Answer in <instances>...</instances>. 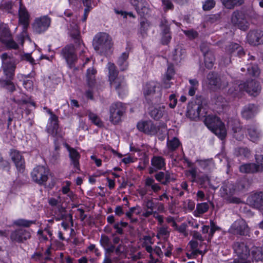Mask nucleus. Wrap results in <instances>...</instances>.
Here are the masks:
<instances>
[{
  "mask_svg": "<svg viewBox=\"0 0 263 263\" xmlns=\"http://www.w3.org/2000/svg\"><path fill=\"white\" fill-rule=\"evenodd\" d=\"M222 5L229 9H233L235 7L239 6L244 3L243 0H220Z\"/></svg>",
  "mask_w": 263,
  "mask_h": 263,
  "instance_id": "nucleus-40",
  "label": "nucleus"
},
{
  "mask_svg": "<svg viewBox=\"0 0 263 263\" xmlns=\"http://www.w3.org/2000/svg\"><path fill=\"white\" fill-rule=\"evenodd\" d=\"M65 147L69 153L70 164L73 166L75 172L79 173L81 171L79 163V160L81 157L80 153L76 149L70 147L67 144H65Z\"/></svg>",
  "mask_w": 263,
  "mask_h": 263,
  "instance_id": "nucleus-14",
  "label": "nucleus"
},
{
  "mask_svg": "<svg viewBox=\"0 0 263 263\" xmlns=\"http://www.w3.org/2000/svg\"><path fill=\"white\" fill-rule=\"evenodd\" d=\"M247 202L252 207L263 211V192L252 194L248 197Z\"/></svg>",
  "mask_w": 263,
  "mask_h": 263,
  "instance_id": "nucleus-17",
  "label": "nucleus"
},
{
  "mask_svg": "<svg viewBox=\"0 0 263 263\" xmlns=\"http://www.w3.org/2000/svg\"><path fill=\"white\" fill-rule=\"evenodd\" d=\"M96 70L93 68H88L86 73V80L89 86L92 87L95 83Z\"/></svg>",
  "mask_w": 263,
  "mask_h": 263,
  "instance_id": "nucleus-45",
  "label": "nucleus"
},
{
  "mask_svg": "<svg viewBox=\"0 0 263 263\" xmlns=\"http://www.w3.org/2000/svg\"><path fill=\"white\" fill-rule=\"evenodd\" d=\"M49 170L43 166H37L31 172L32 180L39 184H44L48 179Z\"/></svg>",
  "mask_w": 263,
  "mask_h": 263,
  "instance_id": "nucleus-9",
  "label": "nucleus"
},
{
  "mask_svg": "<svg viewBox=\"0 0 263 263\" xmlns=\"http://www.w3.org/2000/svg\"><path fill=\"white\" fill-rule=\"evenodd\" d=\"M204 57L205 67L208 69L212 68L215 60L214 52L212 51L211 52L204 54Z\"/></svg>",
  "mask_w": 263,
  "mask_h": 263,
  "instance_id": "nucleus-46",
  "label": "nucleus"
},
{
  "mask_svg": "<svg viewBox=\"0 0 263 263\" xmlns=\"http://www.w3.org/2000/svg\"><path fill=\"white\" fill-rule=\"evenodd\" d=\"M160 26L161 27L162 34H170V28L166 20L161 21Z\"/></svg>",
  "mask_w": 263,
  "mask_h": 263,
  "instance_id": "nucleus-60",
  "label": "nucleus"
},
{
  "mask_svg": "<svg viewBox=\"0 0 263 263\" xmlns=\"http://www.w3.org/2000/svg\"><path fill=\"white\" fill-rule=\"evenodd\" d=\"M115 253L118 256V257L115 258V260H119V257L122 255H126L127 252V246L122 243L119 244L117 247L115 246Z\"/></svg>",
  "mask_w": 263,
  "mask_h": 263,
  "instance_id": "nucleus-49",
  "label": "nucleus"
},
{
  "mask_svg": "<svg viewBox=\"0 0 263 263\" xmlns=\"http://www.w3.org/2000/svg\"><path fill=\"white\" fill-rule=\"evenodd\" d=\"M226 51L231 56H237L239 58H242L246 54L242 47L234 43H231L227 46Z\"/></svg>",
  "mask_w": 263,
  "mask_h": 263,
  "instance_id": "nucleus-23",
  "label": "nucleus"
},
{
  "mask_svg": "<svg viewBox=\"0 0 263 263\" xmlns=\"http://www.w3.org/2000/svg\"><path fill=\"white\" fill-rule=\"evenodd\" d=\"M215 6L214 0H206L203 5V9L205 11H208L212 9Z\"/></svg>",
  "mask_w": 263,
  "mask_h": 263,
  "instance_id": "nucleus-59",
  "label": "nucleus"
},
{
  "mask_svg": "<svg viewBox=\"0 0 263 263\" xmlns=\"http://www.w3.org/2000/svg\"><path fill=\"white\" fill-rule=\"evenodd\" d=\"M184 34L190 40H193L198 36V33L197 31L190 29L187 30H183Z\"/></svg>",
  "mask_w": 263,
  "mask_h": 263,
  "instance_id": "nucleus-55",
  "label": "nucleus"
},
{
  "mask_svg": "<svg viewBox=\"0 0 263 263\" xmlns=\"http://www.w3.org/2000/svg\"><path fill=\"white\" fill-rule=\"evenodd\" d=\"M19 23L23 25L24 29H26L30 22V14L26 7L22 4V1L20 2L18 10Z\"/></svg>",
  "mask_w": 263,
  "mask_h": 263,
  "instance_id": "nucleus-21",
  "label": "nucleus"
},
{
  "mask_svg": "<svg viewBox=\"0 0 263 263\" xmlns=\"http://www.w3.org/2000/svg\"><path fill=\"white\" fill-rule=\"evenodd\" d=\"M181 146V143L180 141L176 137H173L171 139L168 138L167 140L166 146L170 152L176 151Z\"/></svg>",
  "mask_w": 263,
  "mask_h": 263,
  "instance_id": "nucleus-37",
  "label": "nucleus"
},
{
  "mask_svg": "<svg viewBox=\"0 0 263 263\" xmlns=\"http://www.w3.org/2000/svg\"><path fill=\"white\" fill-rule=\"evenodd\" d=\"M162 247L164 251V254L166 256L169 257L172 254L173 246L169 242L165 241L162 243Z\"/></svg>",
  "mask_w": 263,
  "mask_h": 263,
  "instance_id": "nucleus-54",
  "label": "nucleus"
},
{
  "mask_svg": "<svg viewBox=\"0 0 263 263\" xmlns=\"http://www.w3.org/2000/svg\"><path fill=\"white\" fill-rule=\"evenodd\" d=\"M175 70L173 66L172 65H169L164 78H166V80H171L173 78Z\"/></svg>",
  "mask_w": 263,
  "mask_h": 263,
  "instance_id": "nucleus-58",
  "label": "nucleus"
},
{
  "mask_svg": "<svg viewBox=\"0 0 263 263\" xmlns=\"http://www.w3.org/2000/svg\"><path fill=\"white\" fill-rule=\"evenodd\" d=\"M13 79L1 80L0 85L1 87L6 88L10 92H12L16 90L14 83L12 82Z\"/></svg>",
  "mask_w": 263,
  "mask_h": 263,
  "instance_id": "nucleus-48",
  "label": "nucleus"
},
{
  "mask_svg": "<svg viewBox=\"0 0 263 263\" xmlns=\"http://www.w3.org/2000/svg\"><path fill=\"white\" fill-rule=\"evenodd\" d=\"M185 49H183L182 46L178 45L173 53L172 58L176 63H178L185 58Z\"/></svg>",
  "mask_w": 263,
  "mask_h": 263,
  "instance_id": "nucleus-33",
  "label": "nucleus"
},
{
  "mask_svg": "<svg viewBox=\"0 0 263 263\" xmlns=\"http://www.w3.org/2000/svg\"><path fill=\"white\" fill-rule=\"evenodd\" d=\"M221 122L220 118L215 115L206 116L204 120L205 125L210 130H212L218 124L220 125Z\"/></svg>",
  "mask_w": 263,
  "mask_h": 263,
  "instance_id": "nucleus-32",
  "label": "nucleus"
},
{
  "mask_svg": "<svg viewBox=\"0 0 263 263\" xmlns=\"http://www.w3.org/2000/svg\"><path fill=\"white\" fill-rule=\"evenodd\" d=\"M69 30L70 35L74 40L75 44L82 48L83 45L80 39V32L78 25L76 24L70 25Z\"/></svg>",
  "mask_w": 263,
  "mask_h": 263,
  "instance_id": "nucleus-30",
  "label": "nucleus"
},
{
  "mask_svg": "<svg viewBox=\"0 0 263 263\" xmlns=\"http://www.w3.org/2000/svg\"><path fill=\"white\" fill-rule=\"evenodd\" d=\"M130 4L135 7L138 13L141 15L144 13L143 10L146 8V0H130Z\"/></svg>",
  "mask_w": 263,
  "mask_h": 263,
  "instance_id": "nucleus-35",
  "label": "nucleus"
},
{
  "mask_svg": "<svg viewBox=\"0 0 263 263\" xmlns=\"http://www.w3.org/2000/svg\"><path fill=\"white\" fill-rule=\"evenodd\" d=\"M257 14L251 8L242 9L240 10H235L231 14V24L242 30H246L248 29L249 23V20L256 18Z\"/></svg>",
  "mask_w": 263,
  "mask_h": 263,
  "instance_id": "nucleus-1",
  "label": "nucleus"
},
{
  "mask_svg": "<svg viewBox=\"0 0 263 263\" xmlns=\"http://www.w3.org/2000/svg\"><path fill=\"white\" fill-rule=\"evenodd\" d=\"M196 182H197L201 185V187L205 189L208 187V185L210 188L216 190V187H214L211 183L209 177L206 175H203L197 178Z\"/></svg>",
  "mask_w": 263,
  "mask_h": 263,
  "instance_id": "nucleus-39",
  "label": "nucleus"
},
{
  "mask_svg": "<svg viewBox=\"0 0 263 263\" xmlns=\"http://www.w3.org/2000/svg\"><path fill=\"white\" fill-rule=\"evenodd\" d=\"M218 229V227L215 226L213 221H211V229L208 234V237L207 240L208 241H210L212 237L214 235V233L216 230Z\"/></svg>",
  "mask_w": 263,
  "mask_h": 263,
  "instance_id": "nucleus-61",
  "label": "nucleus"
},
{
  "mask_svg": "<svg viewBox=\"0 0 263 263\" xmlns=\"http://www.w3.org/2000/svg\"><path fill=\"white\" fill-rule=\"evenodd\" d=\"M170 235V231L168 230V227L166 226H162L158 230L157 237L159 239L161 238H167Z\"/></svg>",
  "mask_w": 263,
  "mask_h": 263,
  "instance_id": "nucleus-52",
  "label": "nucleus"
},
{
  "mask_svg": "<svg viewBox=\"0 0 263 263\" xmlns=\"http://www.w3.org/2000/svg\"><path fill=\"white\" fill-rule=\"evenodd\" d=\"M13 223L18 227L29 228L32 224L35 223V220H28L25 219H18L14 220Z\"/></svg>",
  "mask_w": 263,
  "mask_h": 263,
  "instance_id": "nucleus-50",
  "label": "nucleus"
},
{
  "mask_svg": "<svg viewBox=\"0 0 263 263\" xmlns=\"http://www.w3.org/2000/svg\"><path fill=\"white\" fill-rule=\"evenodd\" d=\"M129 57V52L126 51L123 52L118 58L117 64L119 66L121 71H125L127 69L128 67V62L127 61Z\"/></svg>",
  "mask_w": 263,
  "mask_h": 263,
  "instance_id": "nucleus-31",
  "label": "nucleus"
},
{
  "mask_svg": "<svg viewBox=\"0 0 263 263\" xmlns=\"http://www.w3.org/2000/svg\"><path fill=\"white\" fill-rule=\"evenodd\" d=\"M161 1L165 11L174 9V5L170 0H161Z\"/></svg>",
  "mask_w": 263,
  "mask_h": 263,
  "instance_id": "nucleus-62",
  "label": "nucleus"
},
{
  "mask_svg": "<svg viewBox=\"0 0 263 263\" xmlns=\"http://www.w3.org/2000/svg\"><path fill=\"white\" fill-rule=\"evenodd\" d=\"M50 23L51 19L47 15L37 17L32 24L33 30L36 33H42L47 30Z\"/></svg>",
  "mask_w": 263,
  "mask_h": 263,
  "instance_id": "nucleus-10",
  "label": "nucleus"
},
{
  "mask_svg": "<svg viewBox=\"0 0 263 263\" xmlns=\"http://www.w3.org/2000/svg\"><path fill=\"white\" fill-rule=\"evenodd\" d=\"M158 84L155 82H149L145 85L143 89V94L148 102H151V97L155 94Z\"/></svg>",
  "mask_w": 263,
  "mask_h": 263,
  "instance_id": "nucleus-28",
  "label": "nucleus"
},
{
  "mask_svg": "<svg viewBox=\"0 0 263 263\" xmlns=\"http://www.w3.org/2000/svg\"><path fill=\"white\" fill-rule=\"evenodd\" d=\"M2 68L4 76L7 79H13L17 62L15 59L7 53L1 55Z\"/></svg>",
  "mask_w": 263,
  "mask_h": 263,
  "instance_id": "nucleus-4",
  "label": "nucleus"
},
{
  "mask_svg": "<svg viewBox=\"0 0 263 263\" xmlns=\"http://www.w3.org/2000/svg\"><path fill=\"white\" fill-rule=\"evenodd\" d=\"M247 40L249 43L252 45L263 44V31L260 29L250 31L247 35Z\"/></svg>",
  "mask_w": 263,
  "mask_h": 263,
  "instance_id": "nucleus-19",
  "label": "nucleus"
},
{
  "mask_svg": "<svg viewBox=\"0 0 263 263\" xmlns=\"http://www.w3.org/2000/svg\"><path fill=\"white\" fill-rule=\"evenodd\" d=\"M261 86L257 81L251 80L246 83L236 84L233 89L232 87L229 89L230 93L234 96L238 95L239 91H246L251 96H256L260 92Z\"/></svg>",
  "mask_w": 263,
  "mask_h": 263,
  "instance_id": "nucleus-2",
  "label": "nucleus"
},
{
  "mask_svg": "<svg viewBox=\"0 0 263 263\" xmlns=\"http://www.w3.org/2000/svg\"><path fill=\"white\" fill-rule=\"evenodd\" d=\"M144 186L148 189V191H153L155 193L159 191L161 187L159 184L155 183V180L151 177H147L145 181Z\"/></svg>",
  "mask_w": 263,
  "mask_h": 263,
  "instance_id": "nucleus-36",
  "label": "nucleus"
},
{
  "mask_svg": "<svg viewBox=\"0 0 263 263\" xmlns=\"http://www.w3.org/2000/svg\"><path fill=\"white\" fill-rule=\"evenodd\" d=\"M235 191V188L234 184L228 181H225L220 190V194L221 196L227 201L230 203H238L240 200L238 198L232 197Z\"/></svg>",
  "mask_w": 263,
  "mask_h": 263,
  "instance_id": "nucleus-8",
  "label": "nucleus"
},
{
  "mask_svg": "<svg viewBox=\"0 0 263 263\" xmlns=\"http://www.w3.org/2000/svg\"><path fill=\"white\" fill-rule=\"evenodd\" d=\"M209 209V205L206 202L198 203L196 205V209L194 212V215L195 217H199L201 215L206 212Z\"/></svg>",
  "mask_w": 263,
  "mask_h": 263,
  "instance_id": "nucleus-41",
  "label": "nucleus"
},
{
  "mask_svg": "<svg viewBox=\"0 0 263 263\" xmlns=\"http://www.w3.org/2000/svg\"><path fill=\"white\" fill-rule=\"evenodd\" d=\"M87 115L91 122L95 125L98 127H102L103 126V122L97 114L88 110L87 111Z\"/></svg>",
  "mask_w": 263,
  "mask_h": 263,
  "instance_id": "nucleus-44",
  "label": "nucleus"
},
{
  "mask_svg": "<svg viewBox=\"0 0 263 263\" xmlns=\"http://www.w3.org/2000/svg\"><path fill=\"white\" fill-rule=\"evenodd\" d=\"M211 130L221 140L223 139L227 135L224 124L222 122L220 125L218 124Z\"/></svg>",
  "mask_w": 263,
  "mask_h": 263,
  "instance_id": "nucleus-38",
  "label": "nucleus"
},
{
  "mask_svg": "<svg viewBox=\"0 0 263 263\" xmlns=\"http://www.w3.org/2000/svg\"><path fill=\"white\" fill-rule=\"evenodd\" d=\"M187 175L191 176V181L192 182H194L196 181L197 178V168L196 167H192L189 170L186 171Z\"/></svg>",
  "mask_w": 263,
  "mask_h": 263,
  "instance_id": "nucleus-57",
  "label": "nucleus"
},
{
  "mask_svg": "<svg viewBox=\"0 0 263 263\" xmlns=\"http://www.w3.org/2000/svg\"><path fill=\"white\" fill-rule=\"evenodd\" d=\"M235 153L238 156L248 158L250 156L251 152L247 147H238L236 149Z\"/></svg>",
  "mask_w": 263,
  "mask_h": 263,
  "instance_id": "nucleus-53",
  "label": "nucleus"
},
{
  "mask_svg": "<svg viewBox=\"0 0 263 263\" xmlns=\"http://www.w3.org/2000/svg\"><path fill=\"white\" fill-rule=\"evenodd\" d=\"M231 230L234 234L243 236L247 235L249 231L246 222L241 219L237 220L233 223Z\"/></svg>",
  "mask_w": 263,
  "mask_h": 263,
  "instance_id": "nucleus-16",
  "label": "nucleus"
},
{
  "mask_svg": "<svg viewBox=\"0 0 263 263\" xmlns=\"http://www.w3.org/2000/svg\"><path fill=\"white\" fill-rule=\"evenodd\" d=\"M233 249L238 257L237 260H246L250 255L249 247L243 242H235L233 245Z\"/></svg>",
  "mask_w": 263,
  "mask_h": 263,
  "instance_id": "nucleus-15",
  "label": "nucleus"
},
{
  "mask_svg": "<svg viewBox=\"0 0 263 263\" xmlns=\"http://www.w3.org/2000/svg\"><path fill=\"white\" fill-rule=\"evenodd\" d=\"M151 164L152 166L149 168V173L153 174L165 168V159L161 156H154L151 159Z\"/></svg>",
  "mask_w": 263,
  "mask_h": 263,
  "instance_id": "nucleus-18",
  "label": "nucleus"
},
{
  "mask_svg": "<svg viewBox=\"0 0 263 263\" xmlns=\"http://www.w3.org/2000/svg\"><path fill=\"white\" fill-rule=\"evenodd\" d=\"M251 253L252 259L256 261L263 260V251L261 248L257 247H253Z\"/></svg>",
  "mask_w": 263,
  "mask_h": 263,
  "instance_id": "nucleus-42",
  "label": "nucleus"
},
{
  "mask_svg": "<svg viewBox=\"0 0 263 263\" xmlns=\"http://www.w3.org/2000/svg\"><path fill=\"white\" fill-rule=\"evenodd\" d=\"M209 87L213 90L222 89L228 85V82L223 77H219L214 72H209L206 77Z\"/></svg>",
  "mask_w": 263,
  "mask_h": 263,
  "instance_id": "nucleus-5",
  "label": "nucleus"
},
{
  "mask_svg": "<svg viewBox=\"0 0 263 263\" xmlns=\"http://www.w3.org/2000/svg\"><path fill=\"white\" fill-rule=\"evenodd\" d=\"M10 156L17 170L20 172L23 171L25 167V161L21 153L16 150L12 149L11 151Z\"/></svg>",
  "mask_w": 263,
  "mask_h": 263,
  "instance_id": "nucleus-24",
  "label": "nucleus"
},
{
  "mask_svg": "<svg viewBox=\"0 0 263 263\" xmlns=\"http://www.w3.org/2000/svg\"><path fill=\"white\" fill-rule=\"evenodd\" d=\"M154 176L155 179L163 185H167L175 180L173 174L168 171L159 172Z\"/></svg>",
  "mask_w": 263,
  "mask_h": 263,
  "instance_id": "nucleus-26",
  "label": "nucleus"
},
{
  "mask_svg": "<svg viewBox=\"0 0 263 263\" xmlns=\"http://www.w3.org/2000/svg\"><path fill=\"white\" fill-rule=\"evenodd\" d=\"M139 130L148 135H155L158 132V128L151 121H142L137 125Z\"/></svg>",
  "mask_w": 263,
  "mask_h": 263,
  "instance_id": "nucleus-20",
  "label": "nucleus"
},
{
  "mask_svg": "<svg viewBox=\"0 0 263 263\" xmlns=\"http://www.w3.org/2000/svg\"><path fill=\"white\" fill-rule=\"evenodd\" d=\"M8 48L16 49L18 48V45L12 40V37H10L7 41H4L3 43Z\"/></svg>",
  "mask_w": 263,
  "mask_h": 263,
  "instance_id": "nucleus-56",
  "label": "nucleus"
},
{
  "mask_svg": "<svg viewBox=\"0 0 263 263\" xmlns=\"http://www.w3.org/2000/svg\"><path fill=\"white\" fill-rule=\"evenodd\" d=\"M61 54L65 59L67 64L70 68L74 67L77 60L76 49L72 44L67 45L61 51Z\"/></svg>",
  "mask_w": 263,
  "mask_h": 263,
  "instance_id": "nucleus-11",
  "label": "nucleus"
},
{
  "mask_svg": "<svg viewBox=\"0 0 263 263\" xmlns=\"http://www.w3.org/2000/svg\"><path fill=\"white\" fill-rule=\"evenodd\" d=\"M257 112V107L253 104H249L243 107L241 111V115L243 118L249 119L254 117Z\"/></svg>",
  "mask_w": 263,
  "mask_h": 263,
  "instance_id": "nucleus-29",
  "label": "nucleus"
},
{
  "mask_svg": "<svg viewBox=\"0 0 263 263\" xmlns=\"http://www.w3.org/2000/svg\"><path fill=\"white\" fill-rule=\"evenodd\" d=\"M247 130L250 140L253 142L258 141L261 136L260 132L255 126H248Z\"/></svg>",
  "mask_w": 263,
  "mask_h": 263,
  "instance_id": "nucleus-34",
  "label": "nucleus"
},
{
  "mask_svg": "<svg viewBox=\"0 0 263 263\" xmlns=\"http://www.w3.org/2000/svg\"><path fill=\"white\" fill-rule=\"evenodd\" d=\"M111 46V39L107 33L100 32L96 35L93 41V46L99 53H105L110 50Z\"/></svg>",
  "mask_w": 263,
  "mask_h": 263,
  "instance_id": "nucleus-3",
  "label": "nucleus"
},
{
  "mask_svg": "<svg viewBox=\"0 0 263 263\" xmlns=\"http://www.w3.org/2000/svg\"><path fill=\"white\" fill-rule=\"evenodd\" d=\"M11 37V34L8 26L3 25L0 26V41L3 43Z\"/></svg>",
  "mask_w": 263,
  "mask_h": 263,
  "instance_id": "nucleus-43",
  "label": "nucleus"
},
{
  "mask_svg": "<svg viewBox=\"0 0 263 263\" xmlns=\"http://www.w3.org/2000/svg\"><path fill=\"white\" fill-rule=\"evenodd\" d=\"M111 87L115 88L119 96L122 97L128 91L127 84L124 77L120 76L117 78L111 80L110 82Z\"/></svg>",
  "mask_w": 263,
  "mask_h": 263,
  "instance_id": "nucleus-13",
  "label": "nucleus"
},
{
  "mask_svg": "<svg viewBox=\"0 0 263 263\" xmlns=\"http://www.w3.org/2000/svg\"><path fill=\"white\" fill-rule=\"evenodd\" d=\"M189 83L190 87L189 89L188 94L190 96H193L195 95L196 90L198 89L199 87V82L196 79H190Z\"/></svg>",
  "mask_w": 263,
  "mask_h": 263,
  "instance_id": "nucleus-51",
  "label": "nucleus"
},
{
  "mask_svg": "<svg viewBox=\"0 0 263 263\" xmlns=\"http://www.w3.org/2000/svg\"><path fill=\"white\" fill-rule=\"evenodd\" d=\"M49 121V122L47 127L48 133L54 137L58 136L60 132L58 117L56 115H52V117H50Z\"/></svg>",
  "mask_w": 263,
  "mask_h": 263,
  "instance_id": "nucleus-25",
  "label": "nucleus"
},
{
  "mask_svg": "<svg viewBox=\"0 0 263 263\" xmlns=\"http://www.w3.org/2000/svg\"><path fill=\"white\" fill-rule=\"evenodd\" d=\"M243 133L244 132L241 129L238 128L237 129H236V131L234 132L233 136L238 141H241L244 137Z\"/></svg>",
  "mask_w": 263,
  "mask_h": 263,
  "instance_id": "nucleus-64",
  "label": "nucleus"
},
{
  "mask_svg": "<svg viewBox=\"0 0 263 263\" xmlns=\"http://www.w3.org/2000/svg\"><path fill=\"white\" fill-rule=\"evenodd\" d=\"M149 110L150 116L155 120H159L166 113L165 107L163 105L151 107Z\"/></svg>",
  "mask_w": 263,
  "mask_h": 263,
  "instance_id": "nucleus-27",
  "label": "nucleus"
},
{
  "mask_svg": "<svg viewBox=\"0 0 263 263\" xmlns=\"http://www.w3.org/2000/svg\"><path fill=\"white\" fill-rule=\"evenodd\" d=\"M205 108L200 100L197 99L189 103L187 108V116L192 120H196L200 116H204Z\"/></svg>",
  "mask_w": 263,
  "mask_h": 263,
  "instance_id": "nucleus-7",
  "label": "nucleus"
},
{
  "mask_svg": "<svg viewBox=\"0 0 263 263\" xmlns=\"http://www.w3.org/2000/svg\"><path fill=\"white\" fill-rule=\"evenodd\" d=\"M239 171L242 173L253 174L263 172V165L258 163H250L241 165Z\"/></svg>",
  "mask_w": 263,
  "mask_h": 263,
  "instance_id": "nucleus-22",
  "label": "nucleus"
},
{
  "mask_svg": "<svg viewBox=\"0 0 263 263\" xmlns=\"http://www.w3.org/2000/svg\"><path fill=\"white\" fill-rule=\"evenodd\" d=\"M107 67L109 73V80L110 82L111 80H113L118 77V71L114 63L110 62L108 63L107 64Z\"/></svg>",
  "mask_w": 263,
  "mask_h": 263,
  "instance_id": "nucleus-47",
  "label": "nucleus"
},
{
  "mask_svg": "<svg viewBox=\"0 0 263 263\" xmlns=\"http://www.w3.org/2000/svg\"><path fill=\"white\" fill-rule=\"evenodd\" d=\"M31 237V233L26 229L19 228L11 232L10 239L11 241L17 243H24Z\"/></svg>",
  "mask_w": 263,
  "mask_h": 263,
  "instance_id": "nucleus-12",
  "label": "nucleus"
},
{
  "mask_svg": "<svg viewBox=\"0 0 263 263\" xmlns=\"http://www.w3.org/2000/svg\"><path fill=\"white\" fill-rule=\"evenodd\" d=\"M62 200L60 195L57 197V198H50L48 199V203L52 206H57L59 204L62 203Z\"/></svg>",
  "mask_w": 263,
  "mask_h": 263,
  "instance_id": "nucleus-63",
  "label": "nucleus"
},
{
  "mask_svg": "<svg viewBox=\"0 0 263 263\" xmlns=\"http://www.w3.org/2000/svg\"><path fill=\"white\" fill-rule=\"evenodd\" d=\"M126 111L125 105L122 102L112 103L109 108V120L114 124L121 121V118Z\"/></svg>",
  "mask_w": 263,
  "mask_h": 263,
  "instance_id": "nucleus-6",
  "label": "nucleus"
}]
</instances>
